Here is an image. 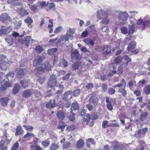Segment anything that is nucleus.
<instances>
[{"label":"nucleus","instance_id":"obj_1","mask_svg":"<svg viewBox=\"0 0 150 150\" xmlns=\"http://www.w3.org/2000/svg\"><path fill=\"white\" fill-rule=\"evenodd\" d=\"M99 19H101V23L105 25L108 24L110 22L109 19L107 17L106 13L103 10L99 11L98 13Z\"/></svg>","mask_w":150,"mask_h":150},{"label":"nucleus","instance_id":"obj_2","mask_svg":"<svg viewBox=\"0 0 150 150\" xmlns=\"http://www.w3.org/2000/svg\"><path fill=\"white\" fill-rule=\"evenodd\" d=\"M137 24L139 25H142L145 28L146 27H150V18L148 16H146L144 19L140 18L137 22Z\"/></svg>","mask_w":150,"mask_h":150},{"label":"nucleus","instance_id":"obj_3","mask_svg":"<svg viewBox=\"0 0 150 150\" xmlns=\"http://www.w3.org/2000/svg\"><path fill=\"white\" fill-rule=\"evenodd\" d=\"M129 16L126 11H120L118 15V19L120 23H124L128 20Z\"/></svg>","mask_w":150,"mask_h":150},{"label":"nucleus","instance_id":"obj_4","mask_svg":"<svg viewBox=\"0 0 150 150\" xmlns=\"http://www.w3.org/2000/svg\"><path fill=\"white\" fill-rule=\"evenodd\" d=\"M57 75H53L51 76L49 79V82L47 84L48 88H52L55 86L57 83L56 80Z\"/></svg>","mask_w":150,"mask_h":150},{"label":"nucleus","instance_id":"obj_5","mask_svg":"<svg viewBox=\"0 0 150 150\" xmlns=\"http://www.w3.org/2000/svg\"><path fill=\"white\" fill-rule=\"evenodd\" d=\"M96 93H93L90 95V97L88 101L91 103H93L94 106H96L98 102V99L96 97Z\"/></svg>","mask_w":150,"mask_h":150},{"label":"nucleus","instance_id":"obj_6","mask_svg":"<svg viewBox=\"0 0 150 150\" xmlns=\"http://www.w3.org/2000/svg\"><path fill=\"white\" fill-rule=\"evenodd\" d=\"M69 38L71 40H72L74 38V35L67 33L65 35H63L60 37V40L62 41L66 42L68 40Z\"/></svg>","mask_w":150,"mask_h":150},{"label":"nucleus","instance_id":"obj_7","mask_svg":"<svg viewBox=\"0 0 150 150\" xmlns=\"http://www.w3.org/2000/svg\"><path fill=\"white\" fill-rule=\"evenodd\" d=\"M36 91L33 90H27L24 91L23 93V96L25 98L30 97L32 94L35 93Z\"/></svg>","mask_w":150,"mask_h":150},{"label":"nucleus","instance_id":"obj_8","mask_svg":"<svg viewBox=\"0 0 150 150\" xmlns=\"http://www.w3.org/2000/svg\"><path fill=\"white\" fill-rule=\"evenodd\" d=\"M72 97V92L70 91L65 92L64 94L63 99L67 101L71 99Z\"/></svg>","mask_w":150,"mask_h":150},{"label":"nucleus","instance_id":"obj_9","mask_svg":"<svg viewBox=\"0 0 150 150\" xmlns=\"http://www.w3.org/2000/svg\"><path fill=\"white\" fill-rule=\"evenodd\" d=\"M56 100L57 99H54L52 100H50V102L46 104V107L47 108H49L50 107H51L52 108H54V107L57 106V104L56 102L57 101Z\"/></svg>","mask_w":150,"mask_h":150},{"label":"nucleus","instance_id":"obj_10","mask_svg":"<svg viewBox=\"0 0 150 150\" xmlns=\"http://www.w3.org/2000/svg\"><path fill=\"white\" fill-rule=\"evenodd\" d=\"M17 11V12L23 17L28 15V14L26 10L23 9L21 7L19 8H18Z\"/></svg>","mask_w":150,"mask_h":150},{"label":"nucleus","instance_id":"obj_11","mask_svg":"<svg viewBox=\"0 0 150 150\" xmlns=\"http://www.w3.org/2000/svg\"><path fill=\"white\" fill-rule=\"evenodd\" d=\"M136 45V42L134 41H132L129 44L128 47H127V50L128 51H132V52H134V51H132L135 47Z\"/></svg>","mask_w":150,"mask_h":150},{"label":"nucleus","instance_id":"obj_12","mask_svg":"<svg viewBox=\"0 0 150 150\" xmlns=\"http://www.w3.org/2000/svg\"><path fill=\"white\" fill-rule=\"evenodd\" d=\"M11 30L12 28L11 26L6 29L1 30H0V36L9 33Z\"/></svg>","mask_w":150,"mask_h":150},{"label":"nucleus","instance_id":"obj_13","mask_svg":"<svg viewBox=\"0 0 150 150\" xmlns=\"http://www.w3.org/2000/svg\"><path fill=\"white\" fill-rule=\"evenodd\" d=\"M9 99L7 97L1 98H0V103L2 106L6 107L7 106Z\"/></svg>","mask_w":150,"mask_h":150},{"label":"nucleus","instance_id":"obj_14","mask_svg":"<svg viewBox=\"0 0 150 150\" xmlns=\"http://www.w3.org/2000/svg\"><path fill=\"white\" fill-rule=\"evenodd\" d=\"M6 20H8L9 21H11L10 18L7 13H4L1 14L0 17V21L2 22H4Z\"/></svg>","mask_w":150,"mask_h":150},{"label":"nucleus","instance_id":"obj_15","mask_svg":"<svg viewBox=\"0 0 150 150\" xmlns=\"http://www.w3.org/2000/svg\"><path fill=\"white\" fill-rule=\"evenodd\" d=\"M42 59L41 57L37 56L35 58L33 63V65L34 66H36L40 64L42 62Z\"/></svg>","mask_w":150,"mask_h":150},{"label":"nucleus","instance_id":"obj_16","mask_svg":"<svg viewBox=\"0 0 150 150\" xmlns=\"http://www.w3.org/2000/svg\"><path fill=\"white\" fill-rule=\"evenodd\" d=\"M80 55L78 51L76 50L73 51L71 53V57L72 59H78Z\"/></svg>","mask_w":150,"mask_h":150},{"label":"nucleus","instance_id":"obj_17","mask_svg":"<svg viewBox=\"0 0 150 150\" xmlns=\"http://www.w3.org/2000/svg\"><path fill=\"white\" fill-rule=\"evenodd\" d=\"M142 108L144 109L147 111H150V101L149 103H145L142 104L141 106Z\"/></svg>","mask_w":150,"mask_h":150},{"label":"nucleus","instance_id":"obj_18","mask_svg":"<svg viewBox=\"0 0 150 150\" xmlns=\"http://www.w3.org/2000/svg\"><path fill=\"white\" fill-rule=\"evenodd\" d=\"M44 70L42 67H38L34 71V73L36 75L41 74L44 72Z\"/></svg>","mask_w":150,"mask_h":150},{"label":"nucleus","instance_id":"obj_19","mask_svg":"<svg viewBox=\"0 0 150 150\" xmlns=\"http://www.w3.org/2000/svg\"><path fill=\"white\" fill-rule=\"evenodd\" d=\"M25 45L27 46L29 45V43L30 42H33V40L31 39V36H26L25 38Z\"/></svg>","mask_w":150,"mask_h":150},{"label":"nucleus","instance_id":"obj_20","mask_svg":"<svg viewBox=\"0 0 150 150\" xmlns=\"http://www.w3.org/2000/svg\"><path fill=\"white\" fill-rule=\"evenodd\" d=\"M24 21L25 23H27L28 24V26L29 28H32V27L31 24L33 23V21L30 17H29L28 18L25 19Z\"/></svg>","mask_w":150,"mask_h":150},{"label":"nucleus","instance_id":"obj_21","mask_svg":"<svg viewBox=\"0 0 150 150\" xmlns=\"http://www.w3.org/2000/svg\"><path fill=\"white\" fill-rule=\"evenodd\" d=\"M57 115L59 120H62L64 118V115L63 112L62 111L58 112L57 114Z\"/></svg>","mask_w":150,"mask_h":150},{"label":"nucleus","instance_id":"obj_22","mask_svg":"<svg viewBox=\"0 0 150 150\" xmlns=\"http://www.w3.org/2000/svg\"><path fill=\"white\" fill-rule=\"evenodd\" d=\"M79 108V106L77 102H74L72 104L71 107V111L72 112L73 110H77Z\"/></svg>","mask_w":150,"mask_h":150},{"label":"nucleus","instance_id":"obj_23","mask_svg":"<svg viewBox=\"0 0 150 150\" xmlns=\"http://www.w3.org/2000/svg\"><path fill=\"white\" fill-rule=\"evenodd\" d=\"M129 30H128V34H132L134 32L135 27L133 25H129L128 26Z\"/></svg>","mask_w":150,"mask_h":150},{"label":"nucleus","instance_id":"obj_24","mask_svg":"<svg viewBox=\"0 0 150 150\" xmlns=\"http://www.w3.org/2000/svg\"><path fill=\"white\" fill-rule=\"evenodd\" d=\"M21 88V87L19 84H16L13 89V92L14 94H16L18 93Z\"/></svg>","mask_w":150,"mask_h":150},{"label":"nucleus","instance_id":"obj_25","mask_svg":"<svg viewBox=\"0 0 150 150\" xmlns=\"http://www.w3.org/2000/svg\"><path fill=\"white\" fill-rule=\"evenodd\" d=\"M83 41L87 45L93 46L94 44V42L93 40L87 38L83 40Z\"/></svg>","mask_w":150,"mask_h":150},{"label":"nucleus","instance_id":"obj_26","mask_svg":"<svg viewBox=\"0 0 150 150\" xmlns=\"http://www.w3.org/2000/svg\"><path fill=\"white\" fill-rule=\"evenodd\" d=\"M23 131V129L20 126H17L16 129L15 134L16 135H19L21 134Z\"/></svg>","mask_w":150,"mask_h":150},{"label":"nucleus","instance_id":"obj_27","mask_svg":"<svg viewBox=\"0 0 150 150\" xmlns=\"http://www.w3.org/2000/svg\"><path fill=\"white\" fill-rule=\"evenodd\" d=\"M144 93L147 95L150 93V84L146 86L143 90Z\"/></svg>","mask_w":150,"mask_h":150},{"label":"nucleus","instance_id":"obj_28","mask_svg":"<svg viewBox=\"0 0 150 150\" xmlns=\"http://www.w3.org/2000/svg\"><path fill=\"white\" fill-rule=\"evenodd\" d=\"M59 148V146L54 143L50 145V150H57Z\"/></svg>","mask_w":150,"mask_h":150},{"label":"nucleus","instance_id":"obj_29","mask_svg":"<svg viewBox=\"0 0 150 150\" xmlns=\"http://www.w3.org/2000/svg\"><path fill=\"white\" fill-rule=\"evenodd\" d=\"M126 83L125 80L124 79H122L121 81V83H119L117 85V87H120L123 86L124 88L126 87Z\"/></svg>","mask_w":150,"mask_h":150},{"label":"nucleus","instance_id":"obj_30","mask_svg":"<svg viewBox=\"0 0 150 150\" xmlns=\"http://www.w3.org/2000/svg\"><path fill=\"white\" fill-rule=\"evenodd\" d=\"M29 80H24L20 81V83L22 85V86L24 88H26L28 86V83L29 82Z\"/></svg>","mask_w":150,"mask_h":150},{"label":"nucleus","instance_id":"obj_31","mask_svg":"<svg viewBox=\"0 0 150 150\" xmlns=\"http://www.w3.org/2000/svg\"><path fill=\"white\" fill-rule=\"evenodd\" d=\"M35 137L34 135L31 133H28L23 137L24 138H27L29 140L32 137Z\"/></svg>","mask_w":150,"mask_h":150},{"label":"nucleus","instance_id":"obj_32","mask_svg":"<svg viewBox=\"0 0 150 150\" xmlns=\"http://www.w3.org/2000/svg\"><path fill=\"white\" fill-rule=\"evenodd\" d=\"M84 144V143L83 141L82 140H80L77 142L76 146L78 148L81 149L83 146Z\"/></svg>","mask_w":150,"mask_h":150},{"label":"nucleus","instance_id":"obj_33","mask_svg":"<svg viewBox=\"0 0 150 150\" xmlns=\"http://www.w3.org/2000/svg\"><path fill=\"white\" fill-rule=\"evenodd\" d=\"M118 92L121 93L124 96H125L127 94V91L124 88H120L118 89Z\"/></svg>","mask_w":150,"mask_h":150},{"label":"nucleus","instance_id":"obj_34","mask_svg":"<svg viewBox=\"0 0 150 150\" xmlns=\"http://www.w3.org/2000/svg\"><path fill=\"white\" fill-rule=\"evenodd\" d=\"M57 49L56 48H52L48 50V53L50 55H52L57 51Z\"/></svg>","mask_w":150,"mask_h":150},{"label":"nucleus","instance_id":"obj_35","mask_svg":"<svg viewBox=\"0 0 150 150\" xmlns=\"http://www.w3.org/2000/svg\"><path fill=\"white\" fill-rule=\"evenodd\" d=\"M15 75V74L12 72H10L6 75V78L9 80H11Z\"/></svg>","mask_w":150,"mask_h":150},{"label":"nucleus","instance_id":"obj_36","mask_svg":"<svg viewBox=\"0 0 150 150\" xmlns=\"http://www.w3.org/2000/svg\"><path fill=\"white\" fill-rule=\"evenodd\" d=\"M66 125L64 122H62L61 124L57 127V128L58 129H61L62 131H63Z\"/></svg>","mask_w":150,"mask_h":150},{"label":"nucleus","instance_id":"obj_37","mask_svg":"<svg viewBox=\"0 0 150 150\" xmlns=\"http://www.w3.org/2000/svg\"><path fill=\"white\" fill-rule=\"evenodd\" d=\"M121 33L124 34H126L128 33L127 28L125 27H122L120 28Z\"/></svg>","mask_w":150,"mask_h":150},{"label":"nucleus","instance_id":"obj_38","mask_svg":"<svg viewBox=\"0 0 150 150\" xmlns=\"http://www.w3.org/2000/svg\"><path fill=\"white\" fill-rule=\"evenodd\" d=\"M126 66L125 63L122 64L121 65H120L118 68V71L119 72V74H121L123 71V66L125 67Z\"/></svg>","mask_w":150,"mask_h":150},{"label":"nucleus","instance_id":"obj_39","mask_svg":"<svg viewBox=\"0 0 150 150\" xmlns=\"http://www.w3.org/2000/svg\"><path fill=\"white\" fill-rule=\"evenodd\" d=\"M45 79L46 78L45 77L40 76L38 79L37 81L40 83H42L45 81Z\"/></svg>","mask_w":150,"mask_h":150},{"label":"nucleus","instance_id":"obj_40","mask_svg":"<svg viewBox=\"0 0 150 150\" xmlns=\"http://www.w3.org/2000/svg\"><path fill=\"white\" fill-rule=\"evenodd\" d=\"M6 59V56L3 55H0V64L4 63Z\"/></svg>","mask_w":150,"mask_h":150},{"label":"nucleus","instance_id":"obj_41","mask_svg":"<svg viewBox=\"0 0 150 150\" xmlns=\"http://www.w3.org/2000/svg\"><path fill=\"white\" fill-rule=\"evenodd\" d=\"M35 50L37 52L40 53L42 51L43 48L40 45H38L35 47Z\"/></svg>","mask_w":150,"mask_h":150},{"label":"nucleus","instance_id":"obj_42","mask_svg":"<svg viewBox=\"0 0 150 150\" xmlns=\"http://www.w3.org/2000/svg\"><path fill=\"white\" fill-rule=\"evenodd\" d=\"M146 83V81L145 80H143L142 81L140 80L138 83L137 84L138 85V86L139 88L142 87Z\"/></svg>","mask_w":150,"mask_h":150},{"label":"nucleus","instance_id":"obj_43","mask_svg":"<svg viewBox=\"0 0 150 150\" xmlns=\"http://www.w3.org/2000/svg\"><path fill=\"white\" fill-rule=\"evenodd\" d=\"M60 62V65L61 66L62 65L64 67H65L67 66V63L64 59H61Z\"/></svg>","mask_w":150,"mask_h":150},{"label":"nucleus","instance_id":"obj_44","mask_svg":"<svg viewBox=\"0 0 150 150\" xmlns=\"http://www.w3.org/2000/svg\"><path fill=\"white\" fill-rule=\"evenodd\" d=\"M148 115V113L146 112L142 113L140 116V120L141 121H143Z\"/></svg>","mask_w":150,"mask_h":150},{"label":"nucleus","instance_id":"obj_45","mask_svg":"<svg viewBox=\"0 0 150 150\" xmlns=\"http://www.w3.org/2000/svg\"><path fill=\"white\" fill-rule=\"evenodd\" d=\"M145 144L143 142H141L140 143V148H139V147H137V150H144V148L145 146Z\"/></svg>","mask_w":150,"mask_h":150},{"label":"nucleus","instance_id":"obj_46","mask_svg":"<svg viewBox=\"0 0 150 150\" xmlns=\"http://www.w3.org/2000/svg\"><path fill=\"white\" fill-rule=\"evenodd\" d=\"M108 92L109 94H114L115 92V89L110 88L108 89Z\"/></svg>","mask_w":150,"mask_h":150},{"label":"nucleus","instance_id":"obj_47","mask_svg":"<svg viewBox=\"0 0 150 150\" xmlns=\"http://www.w3.org/2000/svg\"><path fill=\"white\" fill-rule=\"evenodd\" d=\"M80 93V89H78L75 90L73 92V95L74 96H77L79 95Z\"/></svg>","mask_w":150,"mask_h":150},{"label":"nucleus","instance_id":"obj_48","mask_svg":"<svg viewBox=\"0 0 150 150\" xmlns=\"http://www.w3.org/2000/svg\"><path fill=\"white\" fill-rule=\"evenodd\" d=\"M90 118H91L89 115L87 114H86L85 117L84 118L83 121L84 122H85L87 123L89 121Z\"/></svg>","mask_w":150,"mask_h":150},{"label":"nucleus","instance_id":"obj_49","mask_svg":"<svg viewBox=\"0 0 150 150\" xmlns=\"http://www.w3.org/2000/svg\"><path fill=\"white\" fill-rule=\"evenodd\" d=\"M67 33H70L73 35V34H74L75 32V30L74 28H69L68 29H67Z\"/></svg>","mask_w":150,"mask_h":150},{"label":"nucleus","instance_id":"obj_50","mask_svg":"<svg viewBox=\"0 0 150 150\" xmlns=\"http://www.w3.org/2000/svg\"><path fill=\"white\" fill-rule=\"evenodd\" d=\"M122 61V59L120 57L118 56L114 60V62L116 64H119L121 63Z\"/></svg>","mask_w":150,"mask_h":150},{"label":"nucleus","instance_id":"obj_51","mask_svg":"<svg viewBox=\"0 0 150 150\" xmlns=\"http://www.w3.org/2000/svg\"><path fill=\"white\" fill-rule=\"evenodd\" d=\"M79 63L78 62H75L72 65V68L74 69H78L79 66Z\"/></svg>","mask_w":150,"mask_h":150},{"label":"nucleus","instance_id":"obj_52","mask_svg":"<svg viewBox=\"0 0 150 150\" xmlns=\"http://www.w3.org/2000/svg\"><path fill=\"white\" fill-rule=\"evenodd\" d=\"M45 69L48 71H50L51 68V66L49 63L45 64Z\"/></svg>","mask_w":150,"mask_h":150},{"label":"nucleus","instance_id":"obj_53","mask_svg":"<svg viewBox=\"0 0 150 150\" xmlns=\"http://www.w3.org/2000/svg\"><path fill=\"white\" fill-rule=\"evenodd\" d=\"M123 58L124 59L127 60L126 61V63L128 64V62H130L131 61V59H130L128 57V56L125 55L123 57Z\"/></svg>","mask_w":150,"mask_h":150},{"label":"nucleus","instance_id":"obj_54","mask_svg":"<svg viewBox=\"0 0 150 150\" xmlns=\"http://www.w3.org/2000/svg\"><path fill=\"white\" fill-rule=\"evenodd\" d=\"M50 141H43L42 142V144L45 147H46L49 144Z\"/></svg>","mask_w":150,"mask_h":150},{"label":"nucleus","instance_id":"obj_55","mask_svg":"<svg viewBox=\"0 0 150 150\" xmlns=\"http://www.w3.org/2000/svg\"><path fill=\"white\" fill-rule=\"evenodd\" d=\"M62 29V26L58 27L56 28L55 30L54 31V33H58L61 31Z\"/></svg>","mask_w":150,"mask_h":150},{"label":"nucleus","instance_id":"obj_56","mask_svg":"<svg viewBox=\"0 0 150 150\" xmlns=\"http://www.w3.org/2000/svg\"><path fill=\"white\" fill-rule=\"evenodd\" d=\"M19 146V144L16 142L12 146L11 150H16Z\"/></svg>","mask_w":150,"mask_h":150},{"label":"nucleus","instance_id":"obj_57","mask_svg":"<svg viewBox=\"0 0 150 150\" xmlns=\"http://www.w3.org/2000/svg\"><path fill=\"white\" fill-rule=\"evenodd\" d=\"M24 127L28 131L30 132L32 131L33 129V127L31 126H27L26 125H24Z\"/></svg>","mask_w":150,"mask_h":150},{"label":"nucleus","instance_id":"obj_58","mask_svg":"<svg viewBox=\"0 0 150 150\" xmlns=\"http://www.w3.org/2000/svg\"><path fill=\"white\" fill-rule=\"evenodd\" d=\"M4 84L6 87H11L12 86L11 83L8 81H5L4 83Z\"/></svg>","mask_w":150,"mask_h":150},{"label":"nucleus","instance_id":"obj_59","mask_svg":"<svg viewBox=\"0 0 150 150\" xmlns=\"http://www.w3.org/2000/svg\"><path fill=\"white\" fill-rule=\"evenodd\" d=\"M101 30L103 32H108V27L106 26H103L101 28Z\"/></svg>","mask_w":150,"mask_h":150},{"label":"nucleus","instance_id":"obj_60","mask_svg":"<svg viewBox=\"0 0 150 150\" xmlns=\"http://www.w3.org/2000/svg\"><path fill=\"white\" fill-rule=\"evenodd\" d=\"M70 144L69 142H66L64 144L63 147L65 149L69 148L70 146Z\"/></svg>","mask_w":150,"mask_h":150},{"label":"nucleus","instance_id":"obj_61","mask_svg":"<svg viewBox=\"0 0 150 150\" xmlns=\"http://www.w3.org/2000/svg\"><path fill=\"white\" fill-rule=\"evenodd\" d=\"M89 27L92 30V31L94 32H96V29L95 25H91L89 26Z\"/></svg>","mask_w":150,"mask_h":150},{"label":"nucleus","instance_id":"obj_62","mask_svg":"<svg viewBox=\"0 0 150 150\" xmlns=\"http://www.w3.org/2000/svg\"><path fill=\"white\" fill-rule=\"evenodd\" d=\"M107 50L104 53V54H105V53L107 54H110L111 53V51H110V48H111V46L110 45H108L107 46Z\"/></svg>","mask_w":150,"mask_h":150},{"label":"nucleus","instance_id":"obj_63","mask_svg":"<svg viewBox=\"0 0 150 150\" xmlns=\"http://www.w3.org/2000/svg\"><path fill=\"white\" fill-rule=\"evenodd\" d=\"M55 7V5L53 3H51L50 5L49 8H47V11H48L49 10H50V9L51 8H54Z\"/></svg>","mask_w":150,"mask_h":150},{"label":"nucleus","instance_id":"obj_64","mask_svg":"<svg viewBox=\"0 0 150 150\" xmlns=\"http://www.w3.org/2000/svg\"><path fill=\"white\" fill-rule=\"evenodd\" d=\"M86 107L90 111L92 110L93 108V105L91 103L86 105Z\"/></svg>","mask_w":150,"mask_h":150}]
</instances>
